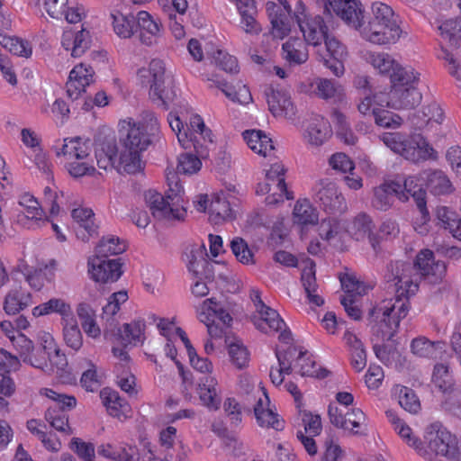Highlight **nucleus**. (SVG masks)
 Wrapping results in <instances>:
<instances>
[{
  "mask_svg": "<svg viewBox=\"0 0 461 461\" xmlns=\"http://www.w3.org/2000/svg\"><path fill=\"white\" fill-rule=\"evenodd\" d=\"M149 116V122L130 126L127 134L120 140L119 166L128 174H136L143 169L140 153L158 132L157 118L151 113Z\"/></svg>",
  "mask_w": 461,
  "mask_h": 461,
  "instance_id": "f257e3e1",
  "label": "nucleus"
},
{
  "mask_svg": "<svg viewBox=\"0 0 461 461\" xmlns=\"http://www.w3.org/2000/svg\"><path fill=\"white\" fill-rule=\"evenodd\" d=\"M32 304V295L22 289H11L5 298L4 310L9 315H14Z\"/></svg>",
  "mask_w": 461,
  "mask_h": 461,
  "instance_id": "c756f323",
  "label": "nucleus"
},
{
  "mask_svg": "<svg viewBox=\"0 0 461 461\" xmlns=\"http://www.w3.org/2000/svg\"><path fill=\"white\" fill-rule=\"evenodd\" d=\"M91 142L88 139L83 140L80 137L65 139L60 149L56 150L57 156H68L77 160L91 159Z\"/></svg>",
  "mask_w": 461,
  "mask_h": 461,
  "instance_id": "5701e85b",
  "label": "nucleus"
},
{
  "mask_svg": "<svg viewBox=\"0 0 461 461\" xmlns=\"http://www.w3.org/2000/svg\"><path fill=\"white\" fill-rule=\"evenodd\" d=\"M94 69L92 67H86L84 64H78L69 73L70 79L79 82L81 86H89L94 82Z\"/></svg>",
  "mask_w": 461,
  "mask_h": 461,
  "instance_id": "774afa93",
  "label": "nucleus"
},
{
  "mask_svg": "<svg viewBox=\"0 0 461 461\" xmlns=\"http://www.w3.org/2000/svg\"><path fill=\"white\" fill-rule=\"evenodd\" d=\"M64 341L68 347L78 350L83 345V336L75 320L67 322L63 329Z\"/></svg>",
  "mask_w": 461,
  "mask_h": 461,
  "instance_id": "6e6d98bb",
  "label": "nucleus"
},
{
  "mask_svg": "<svg viewBox=\"0 0 461 461\" xmlns=\"http://www.w3.org/2000/svg\"><path fill=\"white\" fill-rule=\"evenodd\" d=\"M371 11L372 16L368 23L399 25L398 16L388 5L382 2H375L372 4Z\"/></svg>",
  "mask_w": 461,
  "mask_h": 461,
  "instance_id": "79ce46f5",
  "label": "nucleus"
},
{
  "mask_svg": "<svg viewBox=\"0 0 461 461\" xmlns=\"http://www.w3.org/2000/svg\"><path fill=\"white\" fill-rule=\"evenodd\" d=\"M286 169L284 165L279 163L273 164L267 172V179L276 185V190L279 192V197L285 195L286 199H293L294 196L288 192L286 183L285 180V173Z\"/></svg>",
  "mask_w": 461,
  "mask_h": 461,
  "instance_id": "37998d69",
  "label": "nucleus"
},
{
  "mask_svg": "<svg viewBox=\"0 0 461 461\" xmlns=\"http://www.w3.org/2000/svg\"><path fill=\"white\" fill-rule=\"evenodd\" d=\"M379 140L391 150L405 158V152L411 140H408L400 132H384L378 136Z\"/></svg>",
  "mask_w": 461,
  "mask_h": 461,
  "instance_id": "09e8293b",
  "label": "nucleus"
},
{
  "mask_svg": "<svg viewBox=\"0 0 461 461\" xmlns=\"http://www.w3.org/2000/svg\"><path fill=\"white\" fill-rule=\"evenodd\" d=\"M432 383L435 387L442 393H447V391L455 386L451 376L448 374L447 366L443 364H438L435 366L432 375Z\"/></svg>",
  "mask_w": 461,
  "mask_h": 461,
  "instance_id": "13d9d810",
  "label": "nucleus"
},
{
  "mask_svg": "<svg viewBox=\"0 0 461 461\" xmlns=\"http://www.w3.org/2000/svg\"><path fill=\"white\" fill-rule=\"evenodd\" d=\"M402 192L409 197L411 195L421 214V220L426 221L429 219V211L427 209L426 191L416 183L413 176H409L404 179L402 184Z\"/></svg>",
  "mask_w": 461,
  "mask_h": 461,
  "instance_id": "cd10ccee",
  "label": "nucleus"
},
{
  "mask_svg": "<svg viewBox=\"0 0 461 461\" xmlns=\"http://www.w3.org/2000/svg\"><path fill=\"white\" fill-rule=\"evenodd\" d=\"M372 115L375 124L384 128L397 129L403 122L400 115L384 109L373 108Z\"/></svg>",
  "mask_w": 461,
  "mask_h": 461,
  "instance_id": "603ef678",
  "label": "nucleus"
},
{
  "mask_svg": "<svg viewBox=\"0 0 461 461\" xmlns=\"http://www.w3.org/2000/svg\"><path fill=\"white\" fill-rule=\"evenodd\" d=\"M325 10L334 12L348 25L357 30L364 19L362 4L358 0H325Z\"/></svg>",
  "mask_w": 461,
  "mask_h": 461,
  "instance_id": "9b49d317",
  "label": "nucleus"
},
{
  "mask_svg": "<svg viewBox=\"0 0 461 461\" xmlns=\"http://www.w3.org/2000/svg\"><path fill=\"white\" fill-rule=\"evenodd\" d=\"M176 189L169 188L166 195L158 193L155 190L145 192L144 198L147 207L151 215L158 221H183L186 212L183 207H179L180 197L178 195L179 186L175 184Z\"/></svg>",
  "mask_w": 461,
  "mask_h": 461,
  "instance_id": "7ed1b4c3",
  "label": "nucleus"
},
{
  "mask_svg": "<svg viewBox=\"0 0 461 461\" xmlns=\"http://www.w3.org/2000/svg\"><path fill=\"white\" fill-rule=\"evenodd\" d=\"M399 404L411 413H417L420 409V403L411 389L404 387L399 394Z\"/></svg>",
  "mask_w": 461,
  "mask_h": 461,
  "instance_id": "338daca9",
  "label": "nucleus"
},
{
  "mask_svg": "<svg viewBox=\"0 0 461 461\" xmlns=\"http://www.w3.org/2000/svg\"><path fill=\"white\" fill-rule=\"evenodd\" d=\"M394 197L402 202L408 201V196L402 192V183L396 180L385 181L374 188L372 205L380 211H387L393 203Z\"/></svg>",
  "mask_w": 461,
  "mask_h": 461,
  "instance_id": "2eb2a0df",
  "label": "nucleus"
},
{
  "mask_svg": "<svg viewBox=\"0 0 461 461\" xmlns=\"http://www.w3.org/2000/svg\"><path fill=\"white\" fill-rule=\"evenodd\" d=\"M325 43V54L319 53L320 61L328 68L335 76L340 77L345 72L344 60L348 56L346 47L334 36L328 34L323 40Z\"/></svg>",
  "mask_w": 461,
  "mask_h": 461,
  "instance_id": "9d476101",
  "label": "nucleus"
},
{
  "mask_svg": "<svg viewBox=\"0 0 461 461\" xmlns=\"http://www.w3.org/2000/svg\"><path fill=\"white\" fill-rule=\"evenodd\" d=\"M188 264L187 267L194 277L199 279L201 273L208 261L207 254L205 252L204 245L192 249L190 253L187 255Z\"/></svg>",
  "mask_w": 461,
  "mask_h": 461,
  "instance_id": "de8ad7c7",
  "label": "nucleus"
},
{
  "mask_svg": "<svg viewBox=\"0 0 461 461\" xmlns=\"http://www.w3.org/2000/svg\"><path fill=\"white\" fill-rule=\"evenodd\" d=\"M229 354L232 363L240 369L245 367L249 363V352L247 348L240 342L229 344Z\"/></svg>",
  "mask_w": 461,
  "mask_h": 461,
  "instance_id": "69168bd1",
  "label": "nucleus"
},
{
  "mask_svg": "<svg viewBox=\"0 0 461 461\" xmlns=\"http://www.w3.org/2000/svg\"><path fill=\"white\" fill-rule=\"evenodd\" d=\"M77 314L84 331L92 338H97L101 330L95 321V311L86 303H80L77 307Z\"/></svg>",
  "mask_w": 461,
  "mask_h": 461,
  "instance_id": "473e14b6",
  "label": "nucleus"
},
{
  "mask_svg": "<svg viewBox=\"0 0 461 461\" xmlns=\"http://www.w3.org/2000/svg\"><path fill=\"white\" fill-rule=\"evenodd\" d=\"M387 416L390 418L392 423L394 425V429L397 430L400 437L410 446L416 450L422 448V442L412 433L411 429L407 426L400 418L394 415L392 411H387Z\"/></svg>",
  "mask_w": 461,
  "mask_h": 461,
  "instance_id": "49530a36",
  "label": "nucleus"
},
{
  "mask_svg": "<svg viewBox=\"0 0 461 461\" xmlns=\"http://www.w3.org/2000/svg\"><path fill=\"white\" fill-rule=\"evenodd\" d=\"M415 265L418 275H420V280L424 279L429 284H439L446 276V263L436 260L433 252L429 249H423L418 253Z\"/></svg>",
  "mask_w": 461,
  "mask_h": 461,
  "instance_id": "1a4fd4ad",
  "label": "nucleus"
},
{
  "mask_svg": "<svg viewBox=\"0 0 461 461\" xmlns=\"http://www.w3.org/2000/svg\"><path fill=\"white\" fill-rule=\"evenodd\" d=\"M70 448L83 461H95V446L91 442H85L79 438H73L70 442Z\"/></svg>",
  "mask_w": 461,
  "mask_h": 461,
  "instance_id": "680f3d73",
  "label": "nucleus"
},
{
  "mask_svg": "<svg viewBox=\"0 0 461 461\" xmlns=\"http://www.w3.org/2000/svg\"><path fill=\"white\" fill-rule=\"evenodd\" d=\"M427 185L434 194L450 193L452 185L448 177L441 170H433L427 173Z\"/></svg>",
  "mask_w": 461,
  "mask_h": 461,
  "instance_id": "a18cd8bd",
  "label": "nucleus"
},
{
  "mask_svg": "<svg viewBox=\"0 0 461 461\" xmlns=\"http://www.w3.org/2000/svg\"><path fill=\"white\" fill-rule=\"evenodd\" d=\"M19 204L25 209V215L29 220L41 221L42 219L43 211L41 208L38 201L30 194H23Z\"/></svg>",
  "mask_w": 461,
  "mask_h": 461,
  "instance_id": "e2e57ef3",
  "label": "nucleus"
},
{
  "mask_svg": "<svg viewBox=\"0 0 461 461\" xmlns=\"http://www.w3.org/2000/svg\"><path fill=\"white\" fill-rule=\"evenodd\" d=\"M212 81L210 87H216L221 90L227 98L232 102L241 104H247L252 101V95L249 89L246 86H240L237 90H234L224 81L209 79Z\"/></svg>",
  "mask_w": 461,
  "mask_h": 461,
  "instance_id": "f704fd0d",
  "label": "nucleus"
},
{
  "mask_svg": "<svg viewBox=\"0 0 461 461\" xmlns=\"http://www.w3.org/2000/svg\"><path fill=\"white\" fill-rule=\"evenodd\" d=\"M422 99V95L418 86L390 89L388 93L387 106L395 109H414Z\"/></svg>",
  "mask_w": 461,
  "mask_h": 461,
  "instance_id": "dca6fc26",
  "label": "nucleus"
},
{
  "mask_svg": "<svg viewBox=\"0 0 461 461\" xmlns=\"http://www.w3.org/2000/svg\"><path fill=\"white\" fill-rule=\"evenodd\" d=\"M373 221L371 218L366 213L357 215L352 222V230L357 240L368 238L369 242L375 251L378 250L379 240L372 233Z\"/></svg>",
  "mask_w": 461,
  "mask_h": 461,
  "instance_id": "2f4dec72",
  "label": "nucleus"
},
{
  "mask_svg": "<svg viewBox=\"0 0 461 461\" xmlns=\"http://www.w3.org/2000/svg\"><path fill=\"white\" fill-rule=\"evenodd\" d=\"M301 282L309 303L315 306H321L324 303V299L317 294L319 286L315 276V264L311 259L305 262V267L302 270Z\"/></svg>",
  "mask_w": 461,
  "mask_h": 461,
  "instance_id": "412c9836",
  "label": "nucleus"
},
{
  "mask_svg": "<svg viewBox=\"0 0 461 461\" xmlns=\"http://www.w3.org/2000/svg\"><path fill=\"white\" fill-rule=\"evenodd\" d=\"M50 313H59L63 317L69 316L72 313L70 305L60 298H52L43 303L32 310L34 317L48 315Z\"/></svg>",
  "mask_w": 461,
  "mask_h": 461,
  "instance_id": "4c0bfd02",
  "label": "nucleus"
},
{
  "mask_svg": "<svg viewBox=\"0 0 461 461\" xmlns=\"http://www.w3.org/2000/svg\"><path fill=\"white\" fill-rule=\"evenodd\" d=\"M258 313L260 317H254L253 319L257 329L266 333L268 331H281L279 339L285 342H287L291 339V333L289 331L286 330L282 331L283 328H285L286 325L276 310L267 306Z\"/></svg>",
  "mask_w": 461,
  "mask_h": 461,
  "instance_id": "f3484780",
  "label": "nucleus"
},
{
  "mask_svg": "<svg viewBox=\"0 0 461 461\" xmlns=\"http://www.w3.org/2000/svg\"><path fill=\"white\" fill-rule=\"evenodd\" d=\"M44 418L56 430L66 435L73 434V429L68 424V415L66 411L57 407H49L45 411Z\"/></svg>",
  "mask_w": 461,
  "mask_h": 461,
  "instance_id": "ea45409f",
  "label": "nucleus"
},
{
  "mask_svg": "<svg viewBox=\"0 0 461 461\" xmlns=\"http://www.w3.org/2000/svg\"><path fill=\"white\" fill-rule=\"evenodd\" d=\"M282 56L290 65H301L309 58L306 43L297 38H291L282 46Z\"/></svg>",
  "mask_w": 461,
  "mask_h": 461,
  "instance_id": "bb28decb",
  "label": "nucleus"
},
{
  "mask_svg": "<svg viewBox=\"0 0 461 461\" xmlns=\"http://www.w3.org/2000/svg\"><path fill=\"white\" fill-rule=\"evenodd\" d=\"M267 102L274 116L290 120L294 117L296 109L290 95L285 92L272 89L267 94Z\"/></svg>",
  "mask_w": 461,
  "mask_h": 461,
  "instance_id": "a211bd4d",
  "label": "nucleus"
},
{
  "mask_svg": "<svg viewBox=\"0 0 461 461\" xmlns=\"http://www.w3.org/2000/svg\"><path fill=\"white\" fill-rule=\"evenodd\" d=\"M443 394L442 407L444 410L461 419V387L453 386Z\"/></svg>",
  "mask_w": 461,
  "mask_h": 461,
  "instance_id": "864d4df0",
  "label": "nucleus"
},
{
  "mask_svg": "<svg viewBox=\"0 0 461 461\" xmlns=\"http://www.w3.org/2000/svg\"><path fill=\"white\" fill-rule=\"evenodd\" d=\"M13 345L22 360L35 368L49 372V360H51L54 339L50 334L43 336V341L37 346L23 333L13 338Z\"/></svg>",
  "mask_w": 461,
  "mask_h": 461,
  "instance_id": "20e7f679",
  "label": "nucleus"
},
{
  "mask_svg": "<svg viewBox=\"0 0 461 461\" xmlns=\"http://www.w3.org/2000/svg\"><path fill=\"white\" fill-rule=\"evenodd\" d=\"M330 133L331 129L329 122L322 118L316 119L308 127V141L312 145L320 146L330 138Z\"/></svg>",
  "mask_w": 461,
  "mask_h": 461,
  "instance_id": "58836bf2",
  "label": "nucleus"
},
{
  "mask_svg": "<svg viewBox=\"0 0 461 461\" xmlns=\"http://www.w3.org/2000/svg\"><path fill=\"white\" fill-rule=\"evenodd\" d=\"M145 327L146 325L143 320L134 321L131 323H124L122 330H119L122 343L126 346L140 341Z\"/></svg>",
  "mask_w": 461,
  "mask_h": 461,
  "instance_id": "c03bdc74",
  "label": "nucleus"
},
{
  "mask_svg": "<svg viewBox=\"0 0 461 461\" xmlns=\"http://www.w3.org/2000/svg\"><path fill=\"white\" fill-rule=\"evenodd\" d=\"M115 33L123 39L131 38L135 30L136 17L132 14L124 15L120 12L111 14Z\"/></svg>",
  "mask_w": 461,
  "mask_h": 461,
  "instance_id": "a19ab883",
  "label": "nucleus"
},
{
  "mask_svg": "<svg viewBox=\"0 0 461 461\" xmlns=\"http://www.w3.org/2000/svg\"><path fill=\"white\" fill-rule=\"evenodd\" d=\"M390 89L418 86L420 73L411 67H402L399 64L389 76Z\"/></svg>",
  "mask_w": 461,
  "mask_h": 461,
  "instance_id": "c85d7f7f",
  "label": "nucleus"
},
{
  "mask_svg": "<svg viewBox=\"0 0 461 461\" xmlns=\"http://www.w3.org/2000/svg\"><path fill=\"white\" fill-rule=\"evenodd\" d=\"M442 37L448 41L451 46L459 47L461 45V18L456 20H448L439 26Z\"/></svg>",
  "mask_w": 461,
  "mask_h": 461,
  "instance_id": "3c124183",
  "label": "nucleus"
},
{
  "mask_svg": "<svg viewBox=\"0 0 461 461\" xmlns=\"http://www.w3.org/2000/svg\"><path fill=\"white\" fill-rule=\"evenodd\" d=\"M233 218V211L224 194H214L209 205V221L212 224L219 225Z\"/></svg>",
  "mask_w": 461,
  "mask_h": 461,
  "instance_id": "a878e982",
  "label": "nucleus"
},
{
  "mask_svg": "<svg viewBox=\"0 0 461 461\" xmlns=\"http://www.w3.org/2000/svg\"><path fill=\"white\" fill-rule=\"evenodd\" d=\"M296 22L303 32L306 44L313 47L320 46L329 34L328 27L321 15L307 16L295 15Z\"/></svg>",
  "mask_w": 461,
  "mask_h": 461,
  "instance_id": "ddd939ff",
  "label": "nucleus"
},
{
  "mask_svg": "<svg viewBox=\"0 0 461 461\" xmlns=\"http://www.w3.org/2000/svg\"><path fill=\"white\" fill-rule=\"evenodd\" d=\"M315 202L329 214H340L347 210V203L335 183L321 179L314 187Z\"/></svg>",
  "mask_w": 461,
  "mask_h": 461,
  "instance_id": "0eeeda50",
  "label": "nucleus"
},
{
  "mask_svg": "<svg viewBox=\"0 0 461 461\" xmlns=\"http://www.w3.org/2000/svg\"><path fill=\"white\" fill-rule=\"evenodd\" d=\"M120 148L113 140H105L98 143L95 149L96 165L102 169L113 167L119 162Z\"/></svg>",
  "mask_w": 461,
  "mask_h": 461,
  "instance_id": "393cba45",
  "label": "nucleus"
},
{
  "mask_svg": "<svg viewBox=\"0 0 461 461\" xmlns=\"http://www.w3.org/2000/svg\"><path fill=\"white\" fill-rule=\"evenodd\" d=\"M69 175L75 178L92 176L95 172L93 159L76 160L68 165Z\"/></svg>",
  "mask_w": 461,
  "mask_h": 461,
  "instance_id": "0e129e2a",
  "label": "nucleus"
},
{
  "mask_svg": "<svg viewBox=\"0 0 461 461\" xmlns=\"http://www.w3.org/2000/svg\"><path fill=\"white\" fill-rule=\"evenodd\" d=\"M414 294H405L398 296V294L394 293V299L384 302L383 305L370 309L368 320L376 321L378 318L383 317L382 321L392 330L387 339H390L393 336L401 320L407 316L410 310L409 299Z\"/></svg>",
  "mask_w": 461,
  "mask_h": 461,
  "instance_id": "423d86ee",
  "label": "nucleus"
},
{
  "mask_svg": "<svg viewBox=\"0 0 461 461\" xmlns=\"http://www.w3.org/2000/svg\"><path fill=\"white\" fill-rule=\"evenodd\" d=\"M201 158L191 152L181 154L176 167L177 173L192 175L201 169Z\"/></svg>",
  "mask_w": 461,
  "mask_h": 461,
  "instance_id": "4d7b16f0",
  "label": "nucleus"
},
{
  "mask_svg": "<svg viewBox=\"0 0 461 461\" xmlns=\"http://www.w3.org/2000/svg\"><path fill=\"white\" fill-rule=\"evenodd\" d=\"M293 217L294 221L299 225H313L318 222V212L306 199L296 202Z\"/></svg>",
  "mask_w": 461,
  "mask_h": 461,
  "instance_id": "c9c22d12",
  "label": "nucleus"
},
{
  "mask_svg": "<svg viewBox=\"0 0 461 461\" xmlns=\"http://www.w3.org/2000/svg\"><path fill=\"white\" fill-rule=\"evenodd\" d=\"M230 249L236 259L243 265H254V253L249 249L247 241L240 238L235 237L230 241Z\"/></svg>",
  "mask_w": 461,
  "mask_h": 461,
  "instance_id": "8fccbe9b",
  "label": "nucleus"
},
{
  "mask_svg": "<svg viewBox=\"0 0 461 461\" xmlns=\"http://www.w3.org/2000/svg\"><path fill=\"white\" fill-rule=\"evenodd\" d=\"M91 277L101 283L115 282L122 275L120 259H106L95 257L88 260Z\"/></svg>",
  "mask_w": 461,
  "mask_h": 461,
  "instance_id": "4468645a",
  "label": "nucleus"
},
{
  "mask_svg": "<svg viewBox=\"0 0 461 461\" xmlns=\"http://www.w3.org/2000/svg\"><path fill=\"white\" fill-rule=\"evenodd\" d=\"M203 309L212 312L219 319L221 323L230 327L232 321V317L230 315L229 311L224 308L221 303L217 302L215 298H209L203 301Z\"/></svg>",
  "mask_w": 461,
  "mask_h": 461,
  "instance_id": "052dcab7",
  "label": "nucleus"
},
{
  "mask_svg": "<svg viewBox=\"0 0 461 461\" xmlns=\"http://www.w3.org/2000/svg\"><path fill=\"white\" fill-rule=\"evenodd\" d=\"M357 30L363 39L377 45L394 44L402 36V30L400 25H391L388 23L361 22V27Z\"/></svg>",
  "mask_w": 461,
  "mask_h": 461,
  "instance_id": "6e6552de",
  "label": "nucleus"
},
{
  "mask_svg": "<svg viewBox=\"0 0 461 461\" xmlns=\"http://www.w3.org/2000/svg\"><path fill=\"white\" fill-rule=\"evenodd\" d=\"M165 71V64L162 60L152 59L149 68H141L139 70L138 74L143 84L145 83L144 80L147 79V84L149 85V96L153 100L160 101L167 109V104L163 96Z\"/></svg>",
  "mask_w": 461,
  "mask_h": 461,
  "instance_id": "f8f14e48",
  "label": "nucleus"
},
{
  "mask_svg": "<svg viewBox=\"0 0 461 461\" xmlns=\"http://www.w3.org/2000/svg\"><path fill=\"white\" fill-rule=\"evenodd\" d=\"M444 342H431L426 338H417L411 341V351L420 357H433L437 348H442Z\"/></svg>",
  "mask_w": 461,
  "mask_h": 461,
  "instance_id": "5fc2aeb1",
  "label": "nucleus"
},
{
  "mask_svg": "<svg viewBox=\"0 0 461 461\" xmlns=\"http://www.w3.org/2000/svg\"><path fill=\"white\" fill-rule=\"evenodd\" d=\"M384 280L388 288L398 294V296L415 294L419 290L420 275H418L415 261H391L386 265Z\"/></svg>",
  "mask_w": 461,
  "mask_h": 461,
  "instance_id": "f03ea898",
  "label": "nucleus"
},
{
  "mask_svg": "<svg viewBox=\"0 0 461 461\" xmlns=\"http://www.w3.org/2000/svg\"><path fill=\"white\" fill-rule=\"evenodd\" d=\"M410 143L405 152L406 159L417 163L420 160L437 158V152L421 135L412 136Z\"/></svg>",
  "mask_w": 461,
  "mask_h": 461,
  "instance_id": "b1692460",
  "label": "nucleus"
},
{
  "mask_svg": "<svg viewBox=\"0 0 461 461\" xmlns=\"http://www.w3.org/2000/svg\"><path fill=\"white\" fill-rule=\"evenodd\" d=\"M136 23L140 29V39L147 46L156 42V38L160 35L161 23L155 21L146 11H140L136 17Z\"/></svg>",
  "mask_w": 461,
  "mask_h": 461,
  "instance_id": "4be33fe9",
  "label": "nucleus"
},
{
  "mask_svg": "<svg viewBox=\"0 0 461 461\" xmlns=\"http://www.w3.org/2000/svg\"><path fill=\"white\" fill-rule=\"evenodd\" d=\"M366 60L378 70L379 74L389 76L392 74L396 67L400 64L390 54L385 52H373L369 51L366 54Z\"/></svg>",
  "mask_w": 461,
  "mask_h": 461,
  "instance_id": "72a5a7b5",
  "label": "nucleus"
},
{
  "mask_svg": "<svg viewBox=\"0 0 461 461\" xmlns=\"http://www.w3.org/2000/svg\"><path fill=\"white\" fill-rule=\"evenodd\" d=\"M243 138L250 149L264 157L275 149L272 140L260 130L245 131Z\"/></svg>",
  "mask_w": 461,
  "mask_h": 461,
  "instance_id": "7c9ffc66",
  "label": "nucleus"
},
{
  "mask_svg": "<svg viewBox=\"0 0 461 461\" xmlns=\"http://www.w3.org/2000/svg\"><path fill=\"white\" fill-rule=\"evenodd\" d=\"M264 399L259 398L254 407V413L259 426L273 428L276 430L284 429V421L278 418V414L268 408L270 403L269 398L265 391H263Z\"/></svg>",
  "mask_w": 461,
  "mask_h": 461,
  "instance_id": "aec40b11",
  "label": "nucleus"
},
{
  "mask_svg": "<svg viewBox=\"0 0 461 461\" xmlns=\"http://www.w3.org/2000/svg\"><path fill=\"white\" fill-rule=\"evenodd\" d=\"M126 250V243L118 237L109 235L104 237L95 248V257L107 258L110 256L122 254Z\"/></svg>",
  "mask_w": 461,
  "mask_h": 461,
  "instance_id": "e433bc0d",
  "label": "nucleus"
},
{
  "mask_svg": "<svg viewBox=\"0 0 461 461\" xmlns=\"http://www.w3.org/2000/svg\"><path fill=\"white\" fill-rule=\"evenodd\" d=\"M198 393L203 404L209 409L218 410L221 404L220 389L215 377L203 375L198 381Z\"/></svg>",
  "mask_w": 461,
  "mask_h": 461,
  "instance_id": "6ab92c4d",
  "label": "nucleus"
},
{
  "mask_svg": "<svg viewBox=\"0 0 461 461\" xmlns=\"http://www.w3.org/2000/svg\"><path fill=\"white\" fill-rule=\"evenodd\" d=\"M2 45L11 53L28 58L32 55V48L28 41L16 37H4Z\"/></svg>",
  "mask_w": 461,
  "mask_h": 461,
  "instance_id": "bf43d9fd",
  "label": "nucleus"
},
{
  "mask_svg": "<svg viewBox=\"0 0 461 461\" xmlns=\"http://www.w3.org/2000/svg\"><path fill=\"white\" fill-rule=\"evenodd\" d=\"M429 449L452 461H461V439L452 435L438 422L430 424L425 434Z\"/></svg>",
  "mask_w": 461,
  "mask_h": 461,
  "instance_id": "39448f33",
  "label": "nucleus"
}]
</instances>
